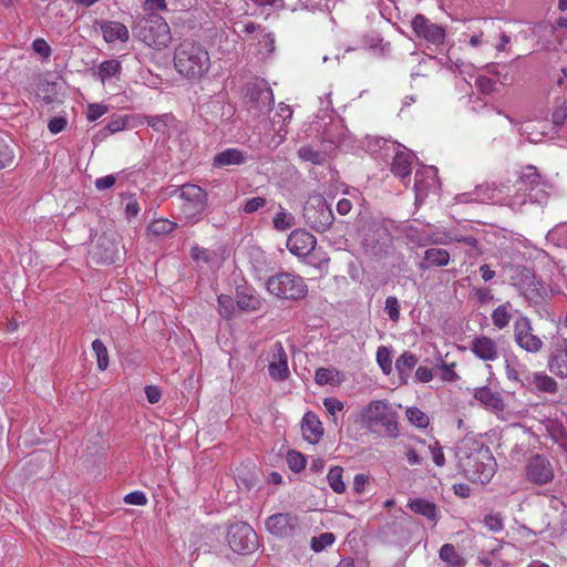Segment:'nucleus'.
Returning <instances> with one entry per match:
<instances>
[{
	"mask_svg": "<svg viewBox=\"0 0 567 567\" xmlns=\"http://www.w3.org/2000/svg\"><path fill=\"white\" fill-rule=\"evenodd\" d=\"M456 465L473 483L486 484L496 472V461L487 447H471L463 444L455 450Z\"/></svg>",
	"mask_w": 567,
	"mask_h": 567,
	"instance_id": "nucleus-1",
	"label": "nucleus"
},
{
	"mask_svg": "<svg viewBox=\"0 0 567 567\" xmlns=\"http://www.w3.org/2000/svg\"><path fill=\"white\" fill-rule=\"evenodd\" d=\"M174 66L177 73L186 80L198 82L210 70V56L200 43L184 40L174 51Z\"/></svg>",
	"mask_w": 567,
	"mask_h": 567,
	"instance_id": "nucleus-2",
	"label": "nucleus"
},
{
	"mask_svg": "<svg viewBox=\"0 0 567 567\" xmlns=\"http://www.w3.org/2000/svg\"><path fill=\"white\" fill-rule=\"evenodd\" d=\"M516 188V194L509 199L508 205L512 209L519 210L528 202L545 203L548 199L550 186L536 167L529 165L522 171Z\"/></svg>",
	"mask_w": 567,
	"mask_h": 567,
	"instance_id": "nucleus-3",
	"label": "nucleus"
},
{
	"mask_svg": "<svg viewBox=\"0 0 567 567\" xmlns=\"http://www.w3.org/2000/svg\"><path fill=\"white\" fill-rule=\"evenodd\" d=\"M361 423L371 432L383 431V434L396 439L399 436L398 413L385 400H373L360 413Z\"/></svg>",
	"mask_w": 567,
	"mask_h": 567,
	"instance_id": "nucleus-4",
	"label": "nucleus"
},
{
	"mask_svg": "<svg viewBox=\"0 0 567 567\" xmlns=\"http://www.w3.org/2000/svg\"><path fill=\"white\" fill-rule=\"evenodd\" d=\"M134 35L147 47L156 50L166 48L171 40V28L166 20L155 13L140 19L133 27Z\"/></svg>",
	"mask_w": 567,
	"mask_h": 567,
	"instance_id": "nucleus-5",
	"label": "nucleus"
},
{
	"mask_svg": "<svg viewBox=\"0 0 567 567\" xmlns=\"http://www.w3.org/2000/svg\"><path fill=\"white\" fill-rule=\"evenodd\" d=\"M266 287L271 295L287 300H300L308 293L303 278L292 272H279L269 277Z\"/></svg>",
	"mask_w": 567,
	"mask_h": 567,
	"instance_id": "nucleus-6",
	"label": "nucleus"
},
{
	"mask_svg": "<svg viewBox=\"0 0 567 567\" xmlns=\"http://www.w3.org/2000/svg\"><path fill=\"white\" fill-rule=\"evenodd\" d=\"M179 198L183 200L181 213L189 224L197 223L207 206V193L194 184H185L179 189Z\"/></svg>",
	"mask_w": 567,
	"mask_h": 567,
	"instance_id": "nucleus-7",
	"label": "nucleus"
},
{
	"mask_svg": "<svg viewBox=\"0 0 567 567\" xmlns=\"http://www.w3.org/2000/svg\"><path fill=\"white\" fill-rule=\"evenodd\" d=\"M303 218L311 229L324 233L332 226L334 215L326 199L316 195L307 200L303 207Z\"/></svg>",
	"mask_w": 567,
	"mask_h": 567,
	"instance_id": "nucleus-8",
	"label": "nucleus"
},
{
	"mask_svg": "<svg viewBox=\"0 0 567 567\" xmlns=\"http://www.w3.org/2000/svg\"><path fill=\"white\" fill-rule=\"evenodd\" d=\"M227 543L234 553L248 555L258 548L256 532L245 522L233 524L227 532Z\"/></svg>",
	"mask_w": 567,
	"mask_h": 567,
	"instance_id": "nucleus-9",
	"label": "nucleus"
},
{
	"mask_svg": "<svg viewBox=\"0 0 567 567\" xmlns=\"http://www.w3.org/2000/svg\"><path fill=\"white\" fill-rule=\"evenodd\" d=\"M524 477L527 482L543 486L555 477V470L550 460L543 454L532 455L524 467Z\"/></svg>",
	"mask_w": 567,
	"mask_h": 567,
	"instance_id": "nucleus-10",
	"label": "nucleus"
},
{
	"mask_svg": "<svg viewBox=\"0 0 567 567\" xmlns=\"http://www.w3.org/2000/svg\"><path fill=\"white\" fill-rule=\"evenodd\" d=\"M515 343L528 353H537L543 349L542 339L533 333L532 321L526 316H518L513 326Z\"/></svg>",
	"mask_w": 567,
	"mask_h": 567,
	"instance_id": "nucleus-11",
	"label": "nucleus"
},
{
	"mask_svg": "<svg viewBox=\"0 0 567 567\" xmlns=\"http://www.w3.org/2000/svg\"><path fill=\"white\" fill-rule=\"evenodd\" d=\"M411 25L417 38L424 39L431 44L440 45L445 40V29L440 24L432 23L423 14H416L413 18Z\"/></svg>",
	"mask_w": 567,
	"mask_h": 567,
	"instance_id": "nucleus-12",
	"label": "nucleus"
},
{
	"mask_svg": "<svg viewBox=\"0 0 567 567\" xmlns=\"http://www.w3.org/2000/svg\"><path fill=\"white\" fill-rule=\"evenodd\" d=\"M299 527V518L288 513H278L266 520L267 530L276 537H288Z\"/></svg>",
	"mask_w": 567,
	"mask_h": 567,
	"instance_id": "nucleus-13",
	"label": "nucleus"
},
{
	"mask_svg": "<svg viewBox=\"0 0 567 567\" xmlns=\"http://www.w3.org/2000/svg\"><path fill=\"white\" fill-rule=\"evenodd\" d=\"M268 373L275 381H284L288 379L290 374L288 357L281 342H276L271 347Z\"/></svg>",
	"mask_w": 567,
	"mask_h": 567,
	"instance_id": "nucleus-14",
	"label": "nucleus"
},
{
	"mask_svg": "<svg viewBox=\"0 0 567 567\" xmlns=\"http://www.w3.org/2000/svg\"><path fill=\"white\" fill-rule=\"evenodd\" d=\"M316 245V237L305 229L293 230L287 239L288 250L297 257L308 256Z\"/></svg>",
	"mask_w": 567,
	"mask_h": 567,
	"instance_id": "nucleus-15",
	"label": "nucleus"
},
{
	"mask_svg": "<svg viewBox=\"0 0 567 567\" xmlns=\"http://www.w3.org/2000/svg\"><path fill=\"white\" fill-rule=\"evenodd\" d=\"M118 243L106 234L97 238L96 245L93 248V257L96 259V262L103 265L115 264L118 259Z\"/></svg>",
	"mask_w": 567,
	"mask_h": 567,
	"instance_id": "nucleus-16",
	"label": "nucleus"
},
{
	"mask_svg": "<svg viewBox=\"0 0 567 567\" xmlns=\"http://www.w3.org/2000/svg\"><path fill=\"white\" fill-rule=\"evenodd\" d=\"M473 354L483 361H495L498 358L496 342L487 336L475 337L470 343Z\"/></svg>",
	"mask_w": 567,
	"mask_h": 567,
	"instance_id": "nucleus-17",
	"label": "nucleus"
},
{
	"mask_svg": "<svg viewBox=\"0 0 567 567\" xmlns=\"http://www.w3.org/2000/svg\"><path fill=\"white\" fill-rule=\"evenodd\" d=\"M474 399L478 401L485 409L499 413L505 410L504 399L497 390L489 386H480L474 391Z\"/></svg>",
	"mask_w": 567,
	"mask_h": 567,
	"instance_id": "nucleus-18",
	"label": "nucleus"
},
{
	"mask_svg": "<svg viewBox=\"0 0 567 567\" xmlns=\"http://www.w3.org/2000/svg\"><path fill=\"white\" fill-rule=\"evenodd\" d=\"M525 390L532 393L555 394L558 392V383L550 375L538 371L533 372Z\"/></svg>",
	"mask_w": 567,
	"mask_h": 567,
	"instance_id": "nucleus-19",
	"label": "nucleus"
},
{
	"mask_svg": "<svg viewBox=\"0 0 567 567\" xmlns=\"http://www.w3.org/2000/svg\"><path fill=\"white\" fill-rule=\"evenodd\" d=\"M301 429L305 440L311 444L319 442L323 435L322 423L316 413L311 411L305 413L301 422Z\"/></svg>",
	"mask_w": 567,
	"mask_h": 567,
	"instance_id": "nucleus-20",
	"label": "nucleus"
},
{
	"mask_svg": "<svg viewBox=\"0 0 567 567\" xmlns=\"http://www.w3.org/2000/svg\"><path fill=\"white\" fill-rule=\"evenodd\" d=\"M436 183V171L432 167L419 169L414 176V190L416 200L426 197L427 192L434 187Z\"/></svg>",
	"mask_w": 567,
	"mask_h": 567,
	"instance_id": "nucleus-21",
	"label": "nucleus"
},
{
	"mask_svg": "<svg viewBox=\"0 0 567 567\" xmlns=\"http://www.w3.org/2000/svg\"><path fill=\"white\" fill-rule=\"evenodd\" d=\"M101 32L107 43L115 41L126 42L130 39L128 29L118 21H103L101 23Z\"/></svg>",
	"mask_w": 567,
	"mask_h": 567,
	"instance_id": "nucleus-22",
	"label": "nucleus"
},
{
	"mask_svg": "<svg viewBox=\"0 0 567 567\" xmlns=\"http://www.w3.org/2000/svg\"><path fill=\"white\" fill-rule=\"evenodd\" d=\"M413 156L408 150L398 151L391 163V172L394 176L404 179L412 172Z\"/></svg>",
	"mask_w": 567,
	"mask_h": 567,
	"instance_id": "nucleus-23",
	"label": "nucleus"
},
{
	"mask_svg": "<svg viewBox=\"0 0 567 567\" xmlns=\"http://www.w3.org/2000/svg\"><path fill=\"white\" fill-rule=\"evenodd\" d=\"M548 369L558 378H567V340H563L560 349L549 355Z\"/></svg>",
	"mask_w": 567,
	"mask_h": 567,
	"instance_id": "nucleus-24",
	"label": "nucleus"
},
{
	"mask_svg": "<svg viewBox=\"0 0 567 567\" xmlns=\"http://www.w3.org/2000/svg\"><path fill=\"white\" fill-rule=\"evenodd\" d=\"M505 372L509 381L519 383L524 389L533 374L525 364L517 360L506 361Z\"/></svg>",
	"mask_w": 567,
	"mask_h": 567,
	"instance_id": "nucleus-25",
	"label": "nucleus"
},
{
	"mask_svg": "<svg viewBox=\"0 0 567 567\" xmlns=\"http://www.w3.org/2000/svg\"><path fill=\"white\" fill-rule=\"evenodd\" d=\"M408 507L415 514L424 516L431 522L436 523L439 520V511L433 502L424 498H413L408 503Z\"/></svg>",
	"mask_w": 567,
	"mask_h": 567,
	"instance_id": "nucleus-26",
	"label": "nucleus"
},
{
	"mask_svg": "<svg viewBox=\"0 0 567 567\" xmlns=\"http://www.w3.org/2000/svg\"><path fill=\"white\" fill-rule=\"evenodd\" d=\"M245 154L238 148H226L217 153L213 159L214 167H224L229 165H240L245 162Z\"/></svg>",
	"mask_w": 567,
	"mask_h": 567,
	"instance_id": "nucleus-27",
	"label": "nucleus"
},
{
	"mask_svg": "<svg viewBox=\"0 0 567 567\" xmlns=\"http://www.w3.org/2000/svg\"><path fill=\"white\" fill-rule=\"evenodd\" d=\"M450 254L442 248H429L424 251V261L420 264L421 269L430 267H443L449 265Z\"/></svg>",
	"mask_w": 567,
	"mask_h": 567,
	"instance_id": "nucleus-28",
	"label": "nucleus"
},
{
	"mask_svg": "<svg viewBox=\"0 0 567 567\" xmlns=\"http://www.w3.org/2000/svg\"><path fill=\"white\" fill-rule=\"evenodd\" d=\"M439 557L447 567H464L466 560L452 544H444L439 551Z\"/></svg>",
	"mask_w": 567,
	"mask_h": 567,
	"instance_id": "nucleus-29",
	"label": "nucleus"
},
{
	"mask_svg": "<svg viewBox=\"0 0 567 567\" xmlns=\"http://www.w3.org/2000/svg\"><path fill=\"white\" fill-rule=\"evenodd\" d=\"M512 303L509 301H506L493 310L491 319L494 327L502 330L508 326L512 319Z\"/></svg>",
	"mask_w": 567,
	"mask_h": 567,
	"instance_id": "nucleus-30",
	"label": "nucleus"
},
{
	"mask_svg": "<svg viewBox=\"0 0 567 567\" xmlns=\"http://www.w3.org/2000/svg\"><path fill=\"white\" fill-rule=\"evenodd\" d=\"M190 256L198 265H207L214 267L218 262V254L215 250L195 246L190 250Z\"/></svg>",
	"mask_w": 567,
	"mask_h": 567,
	"instance_id": "nucleus-31",
	"label": "nucleus"
},
{
	"mask_svg": "<svg viewBox=\"0 0 567 567\" xmlns=\"http://www.w3.org/2000/svg\"><path fill=\"white\" fill-rule=\"evenodd\" d=\"M121 69L122 66L120 61L115 59L106 60L100 64L97 76L104 83L105 81L117 76L121 72Z\"/></svg>",
	"mask_w": 567,
	"mask_h": 567,
	"instance_id": "nucleus-32",
	"label": "nucleus"
},
{
	"mask_svg": "<svg viewBox=\"0 0 567 567\" xmlns=\"http://www.w3.org/2000/svg\"><path fill=\"white\" fill-rule=\"evenodd\" d=\"M417 363V357L410 352L404 351L395 361V369L398 370L401 377L409 375L412 369Z\"/></svg>",
	"mask_w": 567,
	"mask_h": 567,
	"instance_id": "nucleus-33",
	"label": "nucleus"
},
{
	"mask_svg": "<svg viewBox=\"0 0 567 567\" xmlns=\"http://www.w3.org/2000/svg\"><path fill=\"white\" fill-rule=\"evenodd\" d=\"M299 157L305 162H310L315 165H322L327 161V155L323 152L316 151L312 146H301L298 151Z\"/></svg>",
	"mask_w": 567,
	"mask_h": 567,
	"instance_id": "nucleus-34",
	"label": "nucleus"
},
{
	"mask_svg": "<svg viewBox=\"0 0 567 567\" xmlns=\"http://www.w3.org/2000/svg\"><path fill=\"white\" fill-rule=\"evenodd\" d=\"M343 468L340 466H334L330 468L327 481L331 489L337 494H342L346 491V484L342 480Z\"/></svg>",
	"mask_w": 567,
	"mask_h": 567,
	"instance_id": "nucleus-35",
	"label": "nucleus"
},
{
	"mask_svg": "<svg viewBox=\"0 0 567 567\" xmlns=\"http://www.w3.org/2000/svg\"><path fill=\"white\" fill-rule=\"evenodd\" d=\"M176 227H177L176 223L171 221L165 218H159V219L153 220L150 224L147 230L153 235L162 236V235L171 234Z\"/></svg>",
	"mask_w": 567,
	"mask_h": 567,
	"instance_id": "nucleus-36",
	"label": "nucleus"
},
{
	"mask_svg": "<svg viewBox=\"0 0 567 567\" xmlns=\"http://www.w3.org/2000/svg\"><path fill=\"white\" fill-rule=\"evenodd\" d=\"M315 381L319 385L339 382V371L329 368H318L315 372Z\"/></svg>",
	"mask_w": 567,
	"mask_h": 567,
	"instance_id": "nucleus-37",
	"label": "nucleus"
},
{
	"mask_svg": "<svg viewBox=\"0 0 567 567\" xmlns=\"http://www.w3.org/2000/svg\"><path fill=\"white\" fill-rule=\"evenodd\" d=\"M405 415L411 424L420 429L427 427L430 423L429 416L423 411L415 406L408 408L405 411Z\"/></svg>",
	"mask_w": 567,
	"mask_h": 567,
	"instance_id": "nucleus-38",
	"label": "nucleus"
},
{
	"mask_svg": "<svg viewBox=\"0 0 567 567\" xmlns=\"http://www.w3.org/2000/svg\"><path fill=\"white\" fill-rule=\"evenodd\" d=\"M92 350L96 355L99 370L105 371L109 367V352L105 344L100 339H95L92 342Z\"/></svg>",
	"mask_w": 567,
	"mask_h": 567,
	"instance_id": "nucleus-39",
	"label": "nucleus"
},
{
	"mask_svg": "<svg viewBox=\"0 0 567 567\" xmlns=\"http://www.w3.org/2000/svg\"><path fill=\"white\" fill-rule=\"evenodd\" d=\"M14 154L7 138L0 136V171L13 163Z\"/></svg>",
	"mask_w": 567,
	"mask_h": 567,
	"instance_id": "nucleus-40",
	"label": "nucleus"
},
{
	"mask_svg": "<svg viewBox=\"0 0 567 567\" xmlns=\"http://www.w3.org/2000/svg\"><path fill=\"white\" fill-rule=\"evenodd\" d=\"M546 430L550 436V439L555 442L560 444L561 441L567 439V431L564 427V425L556 421L550 420L548 424L546 425Z\"/></svg>",
	"mask_w": 567,
	"mask_h": 567,
	"instance_id": "nucleus-41",
	"label": "nucleus"
},
{
	"mask_svg": "<svg viewBox=\"0 0 567 567\" xmlns=\"http://www.w3.org/2000/svg\"><path fill=\"white\" fill-rule=\"evenodd\" d=\"M377 362L380 365L381 370L385 374H390L391 373V371H392V358H391V352H390V350L386 347L381 346V347L378 348V350H377Z\"/></svg>",
	"mask_w": 567,
	"mask_h": 567,
	"instance_id": "nucleus-42",
	"label": "nucleus"
},
{
	"mask_svg": "<svg viewBox=\"0 0 567 567\" xmlns=\"http://www.w3.org/2000/svg\"><path fill=\"white\" fill-rule=\"evenodd\" d=\"M293 216L287 213L285 209H281L274 217V227L277 230H287L293 226Z\"/></svg>",
	"mask_w": 567,
	"mask_h": 567,
	"instance_id": "nucleus-43",
	"label": "nucleus"
},
{
	"mask_svg": "<svg viewBox=\"0 0 567 567\" xmlns=\"http://www.w3.org/2000/svg\"><path fill=\"white\" fill-rule=\"evenodd\" d=\"M287 463L289 468L295 473L301 472L302 470H305L307 465L306 457L301 453L296 451H290L288 453Z\"/></svg>",
	"mask_w": 567,
	"mask_h": 567,
	"instance_id": "nucleus-44",
	"label": "nucleus"
},
{
	"mask_svg": "<svg viewBox=\"0 0 567 567\" xmlns=\"http://www.w3.org/2000/svg\"><path fill=\"white\" fill-rule=\"evenodd\" d=\"M236 299L237 306L241 310H256L259 306V300L256 297L247 295L245 292H239Z\"/></svg>",
	"mask_w": 567,
	"mask_h": 567,
	"instance_id": "nucleus-45",
	"label": "nucleus"
},
{
	"mask_svg": "<svg viewBox=\"0 0 567 567\" xmlns=\"http://www.w3.org/2000/svg\"><path fill=\"white\" fill-rule=\"evenodd\" d=\"M484 525L491 532L498 533L504 529V519L499 513L487 514L484 517Z\"/></svg>",
	"mask_w": 567,
	"mask_h": 567,
	"instance_id": "nucleus-46",
	"label": "nucleus"
},
{
	"mask_svg": "<svg viewBox=\"0 0 567 567\" xmlns=\"http://www.w3.org/2000/svg\"><path fill=\"white\" fill-rule=\"evenodd\" d=\"M334 542V536L331 533H323L319 537H313L311 539V549L313 551H321L326 547L332 545Z\"/></svg>",
	"mask_w": 567,
	"mask_h": 567,
	"instance_id": "nucleus-47",
	"label": "nucleus"
},
{
	"mask_svg": "<svg viewBox=\"0 0 567 567\" xmlns=\"http://www.w3.org/2000/svg\"><path fill=\"white\" fill-rule=\"evenodd\" d=\"M470 296L475 299L480 305H486L488 302H491L493 300V293L491 291L489 288H484V287H474L471 292H470Z\"/></svg>",
	"mask_w": 567,
	"mask_h": 567,
	"instance_id": "nucleus-48",
	"label": "nucleus"
},
{
	"mask_svg": "<svg viewBox=\"0 0 567 567\" xmlns=\"http://www.w3.org/2000/svg\"><path fill=\"white\" fill-rule=\"evenodd\" d=\"M551 121L555 126H561L567 124V101H564L554 109L551 114Z\"/></svg>",
	"mask_w": 567,
	"mask_h": 567,
	"instance_id": "nucleus-49",
	"label": "nucleus"
},
{
	"mask_svg": "<svg viewBox=\"0 0 567 567\" xmlns=\"http://www.w3.org/2000/svg\"><path fill=\"white\" fill-rule=\"evenodd\" d=\"M384 310L388 313L390 320H392L394 322H396L399 320V318H400V305H399V301H398L396 297L389 296L385 299Z\"/></svg>",
	"mask_w": 567,
	"mask_h": 567,
	"instance_id": "nucleus-50",
	"label": "nucleus"
},
{
	"mask_svg": "<svg viewBox=\"0 0 567 567\" xmlns=\"http://www.w3.org/2000/svg\"><path fill=\"white\" fill-rule=\"evenodd\" d=\"M168 114L146 116V123L157 132H164L167 126Z\"/></svg>",
	"mask_w": 567,
	"mask_h": 567,
	"instance_id": "nucleus-51",
	"label": "nucleus"
},
{
	"mask_svg": "<svg viewBox=\"0 0 567 567\" xmlns=\"http://www.w3.org/2000/svg\"><path fill=\"white\" fill-rule=\"evenodd\" d=\"M267 200L264 197L256 196L245 200L243 209L246 214H252L265 207Z\"/></svg>",
	"mask_w": 567,
	"mask_h": 567,
	"instance_id": "nucleus-52",
	"label": "nucleus"
},
{
	"mask_svg": "<svg viewBox=\"0 0 567 567\" xmlns=\"http://www.w3.org/2000/svg\"><path fill=\"white\" fill-rule=\"evenodd\" d=\"M449 60H450L449 68L451 71L458 72L460 74H465V75H470V76L473 75L474 68L472 64L465 63L464 61H462L460 59H456L455 61H453L451 58H449Z\"/></svg>",
	"mask_w": 567,
	"mask_h": 567,
	"instance_id": "nucleus-53",
	"label": "nucleus"
},
{
	"mask_svg": "<svg viewBox=\"0 0 567 567\" xmlns=\"http://www.w3.org/2000/svg\"><path fill=\"white\" fill-rule=\"evenodd\" d=\"M542 286L538 282H535L533 279L528 287L523 290V293L527 300L538 302V300L542 298Z\"/></svg>",
	"mask_w": 567,
	"mask_h": 567,
	"instance_id": "nucleus-54",
	"label": "nucleus"
},
{
	"mask_svg": "<svg viewBox=\"0 0 567 567\" xmlns=\"http://www.w3.org/2000/svg\"><path fill=\"white\" fill-rule=\"evenodd\" d=\"M455 363L446 364L442 362L441 365V379L447 382H455L460 379V375L454 371Z\"/></svg>",
	"mask_w": 567,
	"mask_h": 567,
	"instance_id": "nucleus-55",
	"label": "nucleus"
},
{
	"mask_svg": "<svg viewBox=\"0 0 567 567\" xmlns=\"http://www.w3.org/2000/svg\"><path fill=\"white\" fill-rule=\"evenodd\" d=\"M32 49L35 53L40 54L41 56L48 59L51 53H52V49L51 47L49 45V43L42 39V38H38L35 39L33 42H32Z\"/></svg>",
	"mask_w": 567,
	"mask_h": 567,
	"instance_id": "nucleus-56",
	"label": "nucleus"
},
{
	"mask_svg": "<svg viewBox=\"0 0 567 567\" xmlns=\"http://www.w3.org/2000/svg\"><path fill=\"white\" fill-rule=\"evenodd\" d=\"M475 84L480 89V91L485 94H489V93L494 92L495 85H496L494 80H492L485 75L477 76Z\"/></svg>",
	"mask_w": 567,
	"mask_h": 567,
	"instance_id": "nucleus-57",
	"label": "nucleus"
},
{
	"mask_svg": "<svg viewBox=\"0 0 567 567\" xmlns=\"http://www.w3.org/2000/svg\"><path fill=\"white\" fill-rule=\"evenodd\" d=\"M429 450L432 454L433 462L436 466L442 467L445 465V456L443 453V449L439 442H435L433 445L429 446Z\"/></svg>",
	"mask_w": 567,
	"mask_h": 567,
	"instance_id": "nucleus-58",
	"label": "nucleus"
},
{
	"mask_svg": "<svg viewBox=\"0 0 567 567\" xmlns=\"http://www.w3.org/2000/svg\"><path fill=\"white\" fill-rule=\"evenodd\" d=\"M107 112V106L104 104H90L87 107V120L93 122L103 116Z\"/></svg>",
	"mask_w": 567,
	"mask_h": 567,
	"instance_id": "nucleus-59",
	"label": "nucleus"
},
{
	"mask_svg": "<svg viewBox=\"0 0 567 567\" xmlns=\"http://www.w3.org/2000/svg\"><path fill=\"white\" fill-rule=\"evenodd\" d=\"M124 502L131 505L144 506L147 503V498L143 492L135 491L125 495Z\"/></svg>",
	"mask_w": 567,
	"mask_h": 567,
	"instance_id": "nucleus-60",
	"label": "nucleus"
},
{
	"mask_svg": "<svg viewBox=\"0 0 567 567\" xmlns=\"http://www.w3.org/2000/svg\"><path fill=\"white\" fill-rule=\"evenodd\" d=\"M323 405L331 415L342 411L344 406L343 403L334 396L323 399Z\"/></svg>",
	"mask_w": 567,
	"mask_h": 567,
	"instance_id": "nucleus-61",
	"label": "nucleus"
},
{
	"mask_svg": "<svg viewBox=\"0 0 567 567\" xmlns=\"http://www.w3.org/2000/svg\"><path fill=\"white\" fill-rule=\"evenodd\" d=\"M66 123L64 117L55 116L49 121L48 128L52 134H58L65 128Z\"/></svg>",
	"mask_w": 567,
	"mask_h": 567,
	"instance_id": "nucleus-62",
	"label": "nucleus"
},
{
	"mask_svg": "<svg viewBox=\"0 0 567 567\" xmlns=\"http://www.w3.org/2000/svg\"><path fill=\"white\" fill-rule=\"evenodd\" d=\"M144 391H145L147 401L151 404H155V403L159 402V400L162 398V391L157 385H146Z\"/></svg>",
	"mask_w": 567,
	"mask_h": 567,
	"instance_id": "nucleus-63",
	"label": "nucleus"
},
{
	"mask_svg": "<svg viewBox=\"0 0 567 567\" xmlns=\"http://www.w3.org/2000/svg\"><path fill=\"white\" fill-rule=\"evenodd\" d=\"M414 378L417 382L426 383L433 379V372L427 367H419L415 371Z\"/></svg>",
	"mask_w": 567,
	"mask_h": 567,
	"instance_id": "nucleus-64",
	"label": "nucleus"
}]
</instances>
